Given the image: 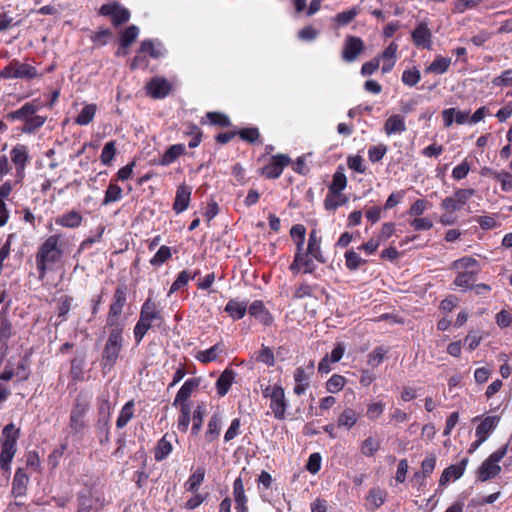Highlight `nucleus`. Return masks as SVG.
Returning a JSON list of instances; mask_svg holds the SVG:
<instances>
[{
  "instance_id": "8",
  "label": "nucleus",
  "mask_w": 512,
  "mask_h": 512,
  "mask_svg": "<svg viewBox=\"0 0 512 512\" xmlns=\"http://www.w3.org/2000/svg\"><path fill=\"white\" fill-rule=\"evenodd\" d=\"M126 291V287L121 285L116 288L113 295L106 321V325L111 329L123 328V325L119 321V316L126 304Z\"/></svg>"
},
{
  "instance_id": "56",
  "label": "nucleus",
  "mask_w": 512,
  "mask_h": 512,
  "mask_svg": "<svg viewBox=\"0 0 512 512\" xmlns=\"http://www.w3.org/2000/svg\"><path fill=\"white\" fill-rule=\"evenodd\" d=\"M379 447V441L372 437H368L361 444V452L363 455L371 457L378 451Z\"/></svg>"
},
{
  "instance_id": "18",
  "label": "nucleus",
  "mask_w": 512,
  "mask_h": 512,
  "mask_svg": "<svg viewBox=\"0 0 512 512\" xmlns=\"http://www.w3.org/2000/svg\"><path fill=\"white\" fill-rule=\"evenodd\" d=\"M500 422V416H487L477 426L475 435L479 443H484Z\"/></svg>"
},
{
  "instance_id": "62",
  "label": "nucleus",
  "mask_w": 512,
  "mask_h": 512,
  "mask_svg": "<svg viewBox=\"0 0 512 512\" xmlns=\"http://www.w3.org/2000/svg\"><path fill=\"white\" fill-rule=\"evenodd\" d=\"M206 117L212 125H217L220 127L230 126V120L225 114L219 112H208Z\"/></svg>"
},
{
  "instance_id": "1",
  "label": "nucleus",
  "mask_w": 512,
  "mask_h": 512,
  "mask_svg": "<svg viewBox=\"0 0 512 512\" xmlns=\"http://www.w3.org/2000/svg\"><path fill=\"white\" fill-rule=\"evenodd\" d=\"M60 235L48 237L39 247L36 254V265L39 272V279L46 276L47 270L58 263L62 258V249L59 245Z\"/></svg>"
},
{
  "instance_id": "25",
  "label": "nucleus",
  "mask_w": 512,
  "mask_h": 512,
  "mask_svg": "<svg viewBox=\"0 0 512 512\" xmlns=\"http://www.w3.org/2000/svg\"><path fill=\"white\" fill-rule=\"evenodd\" d=\"M191 198V188L186 186L185 184L180 185L177 188L175 201L173 204V210L179 214L185 211L190 203Z\"/></svg>"
},
{
  "instance_id": "61",
  "label": "nucleus",
  "mask_w": 512,
  "mask_h": 512,
  "mask_svg": "<svg viewBox=\"0 0 512 512\" xmlns=\"http://www.w3.org/2000/svg\"><path fill=\"white\" fill-rule=\"evenodd\" d=\"M387 152V147L384 144L371 146L368 150L369 160L373 163L379 162L383 159Z\"/></svg>"
},
{
  "instance_id": "42",
  "label": "nucleus",
  "mask_w": 512,
  "mask_h": 512,
  "mask_svg": "<svg viewBox=\"0 0 512 512\" xmlns=\"http://www.w3.org/2000/svg\"><path fill=\"white\" fill-rule=\"evenodd\" d=\"M134 415V402L128 401L121 409L120 414L116 421V426L119 429L124 428Z\"/></svg>"
},
{
  "instance_id": "4",
  "label": "nucleus",
  "mask_w": 512,
  "mask_h": 512,
  "mask_svg": "<svg viewBox=\"0 0 512 512\" xmlns=\"http://www.w3.org/2000/svg\"><path fill=\"white\" fill-rule=\"evenodd\" d=\"M19 438V430L15 429L13 424H8L3 429V439L0 441V466L1 469L10 471L11 462L17 451L16 443Z\"/></svg>"
},
{
  "instance_id": "59",
  "label": "nucleus",
  "mask_w": 512,
  "mask_h": 512,
  "mask_svg": "<svg viewBox=\"0 0 512 512\" xmlns=\"http://www.w3.org/2000/svg\"><path fill=\"white\" fill-rule=\"evenodd\" d=\"M385 404L383 402H372L368 404L366 416L369 420H376L384 412Z\"/></svg>"
},
{
  "instance_id": "24",
  "label": "nucleus",
  "mask_w": 512,
  "mask_h": 512,
  "mask_svg": "<svg viewBox=\"0 0 512 512\" xmlns=\"http://www.w3.org/2000/svg\"><path fill=\"white\" fill-rule=\"evenodd\" d=\"M29 477L23 468H18L12 482V494L14 497L26 495Z\"/></svg>"
},
{
  "instance_id": "6",
  "label": "nucleus",
  "mask_w": 512,
  "mask_h": 512,
  "mask_svg": "<svg viewBox=\"0 0 512 512\" xmlns=\"http://www.w3.org/2000/svg\"><path fill=\"white\" fill-rule=\"evenodd\" d=\"M90 409V399L79 394L74 401L70 413V428L74 433H81L87 426L85 416Z\"/></svg>"
},
{
  "instance_id": "31",
  "label": "nucleus",
  "mask_w": 512,
  "mask_h": 512,
  "mask_svg": "<svg viewBox=\"0 0 512 512\" xmlns=\"http://www.w3.org/2000/svg\"><path fill=\"white\" fill-rule=\"evenodd\" d=\"M83 220L82 215L77 211H70L56 219V224L67 227L76 228L81 225Z\"/></svg>"
},
{
  "instance_id": "53",
  "label": "nucleus",
  "mask_w": 512,
  "mask_h": 512,
  "mask_svg": "<svg viewBox=\"0 0 512 512\" xmlns=\"http://www.w3.org/2000/svg\"><path fill=\"white\" fill-rule=\"evenodd\" d=\"M191 279H193V276H191L190 272H188L186 270L181 271L178 274L175 281L172 283L170 290H169V295L178 291L179 289L185 287Z\"/></svg>"
},
{
  "instance_id": "50",
  "label": "nucleus",
  "mask_w": 512,
  "mask_h": 512,
  "mask_svg": "<svg viewBox=\"0 0 512 512\" xmlns=\"http://www.w3.org/2000/svg\"><path fill=\"white\" fill-rule=\"evenodd\" d=\"M387 349L384 347H377L372 352H370L367 356V364L373 368L378 367L384 360Z\"/></svg>"
},
{
  "instance_id": "27",
  "label": "nucleus",
  "mask_w": 512,
  "mask_h": 512,
  "mask_svg": "<svg viewBox=\"0 0 512 512\" xmlns=\"http://www.w3.org/2000/svg\"><path fill=\"white\" fill-rule=\"evenodd\" d=\"M235 379V372L232 369H225L216 381L217 394L220 397L225 396Z\"/></svg>"
},
{
  "instance_id": "36",
  "label": "nucleus",
  "mask_w": 512,
  "mask_h": 512,
  "mask_svg": "<svg viewBox=\"0 0 512 512\" xmlns=\"http://www.w3.org/2000/svg\"><path fill=\"white\" fill-rule=\"evenodd\" d=\"M451 64V58L436 56L433 62L426 68V72L434 74H444Z\"/></svg>"
},
{
  "instance_id": "48",
  "label": "nucleus",
  "mask_w": 512,
  "mask_h": 512,
  "mask_svg": "<svg viewBox=\"0 0 512 512\" xmlns=\"http://www.w3.org/2000/svg\"><path fill=\"white\" fill-rule=\"evenodd\" d=\"M455 268L461 271H472L475 270V274H478L480 267L478 261L472 257H463L455 261Z\"/></svg>"
},
{
  "instance_id": "28",
  "label": "nucleus",
  "mask_w": 512,
  "mask_h": 512,
  "mask_svg": "<svg viewBox=\"0 0 512 512\" xmlns=\"http://www.w3.org/2000/svg\"><path fill=\"white\" fill-rule=\"evenodd\" d=\"M223 351L224 345L222 343H216L209 349L198 351L195 358L201 363L206 364L215 361Z\"/></svg>"
},
{
  "instance_id": "34",
  "label": "nucleus",
  "mask_w": 512,
  "mask_h": 512,
  "mask_svg": "<svg viewBox=\"0 0 512 512\" xmlns=\"http://www.w3.org/2000/svg\"><path fill=\"white\" fill-rule=\"evenodd\" d=\"M387 493L380 488H372L367 496V505L369 509L375 510L379 508L386 500Z\"/></svg>"
},
{
  "instance_id": "52",
  "label": "nucleus",
  "mask_w": 512,
  "mask_h": 512,
  "mask_svg": "<svg viewBox=\"0 0 512 512\" xmlns=\"http://www.w3.org/2000/svg\"><path fill=\"white\" fill-rule=\"evenodd\" d=\"M111 403L108 399H101L98 407L99 420L98 422L107 426L111 415Z\"/></svg>"
},
{
  "instance_id": "11",
  "label": "nucleus",
  "mask_w": 512,
  "mask_h": 512,
  "mask_svg": "<svg viewBox=\"0 0 512 512\" xmlns=\"http://www.w3.org/2000/svg\"><path fill=\"white\" fill-rule=\"evenodd\" d=\"M365 45L360 37L348 35L345 38L342 58L346 62H353L364 51Z\"/></svg>"
},
{
  "instance_id": "57",
  "label": "nucleus",
  "mask_w": 512,
  "mask_h": 512,
  "mask_svg": "<svg viewBox=\"0 0 512 512\" xmlns=\"http://www.w3.org/2000/svg\"><path fill=\"white\" fill-rule=\"evenodd\" d=\"M233 496L235 503H239V505L243 504V502H247V497L245 495L244 484L240 477L236 478L233 483Z\"/></svg>"
},
{
  "instance_id": "64",
  "label": "nucleus",
  "mask_w": 512,
  "mask_h": 512,
  "mask_svg": "<svg viewBox=\"0 0 512 512\" xmlns=\"http://www.w3.org/2000/svg\"><path fill=\"white\" fill-rule=\"evenodd\" d=\"M494 86H512V69L504 70L499 76L492 80Z\"/></svg>"
},
{
  "instance_id": "46",
  "label": "nucleus",
  "mask_w": 512,
  "mask_h": 512,
  "mask_svg": "<svg viewBox=\"0 0 512 512\" xmlns=\"http://www.w3.org/2000/svg\"><path fill=\"white\" fill-rule=\"evenodd\" d=\"M122 198V189L119 185L110 182L103 199V205H108L113 202H117Z\"/></svg>"
},
{
  "instance_id": "63",
  "label": "nucleus",
  "mask_w": 512,
  "mask_h": 512,
  "mask_svg": "<svg viewBox=\"0 0 512 512\" xmlns=\"http://www.w3.org/2000/svg\"><path fill=\"white\" fill-rule=\"evenodd\" d=\"M78 511L77 512H91L93 508V500L87 493H79L78 498Z\"/></svg>"
},
{
  "instance_id": "35",
  "label": "nucleus",
  "mask_w": 512,
  "mask_h": 512,
  "mask_svg": "<svg viewBox=\"0 0 512 512\" xmlns=\"http://www.w3.org/2000/svg\"><path fill=\"white\" fill-rule=\"evenodd\" d=\"M97 111L96 104H87L85 105L78 116L75 119V123L81 126L88 125L91 123L95 117Z\"/></svg>"
},
{
  "instance_id": "39",
  "label": "nucleus",
  "mask_w": 512,
  "mask_h": 512,
  "mask_svg": "<svg viewBox=\"0 0 512 512\" xmlns=\"http://www.w3.org/2000/svg\"><path fill=\"white\" fill-rule=\"evenodd\" d=\"M47 117L34 114L23 125L21 131L25 134H33L46 122Z\"/></svg>"
},
{
  "instance_id": "33",
  "label": "nucleus",
  "mask_w": 512,
  "mask_h": 512,
  "mask_svg": "<svg viewBox=\"0 0 512 512\" xmlns=\"http://www.w3.org/2000/svg\"><path fill=\"white\" fill-rule=\"evenodd\" d=\"M225 311L234 320H239L245 316L247 311V304L245 302L232 299L226 304Z\"/></svg>"
},
{
  "instance_id": "3",
  "label": "nucleus",
  "mask_w": 512,
  "mask_h": 512,
  "mask_svg": "<svg viewBox=\"0 0 512 512\" xmlns=\"http://www.w3.org/2000/svg\"><path fill=\"white\" fill-rule=\"evenodd\" d=\"M123 328L111 329L102 352L103 369L111 370L123 348Z\"/></svg>"
},
{
  "instance_id": "40",
  "label": "nucleus",
  "mask_w": 512,
  "mask_h": 512,
  "mask_svg": "<svg viewBox=\"0 0 512 512\" xmlns=\"http://www.w3.org/2000/svg\"><path fill=\"white\" fill-rule=\"evenodd\" d=\"M178 406L180 407V414L177 420V428L180 432L186 433L191 421V407L190 404Z\"/></svg>"
},
{
  "instance_id": "60",
  "label": "nucleus",
  "mask_w": 512,
  "mask_h": 512,
  "mask_svg": "<svg viewBox=\"0 0 512 512\" xmlns=\"http://www.w3.org/2000/svg\"><path fill=\"white\" fill-rule=\"evenodd\" d=\"M346 267L349 270H356L360 267L364 260L360 257L358 253L353 250H349L345 253Z\"/></svg>"
},
{
  "instance_id": "58",
  "label": "nucleus",
  "mask_w": 512,
  "mask_h": 512,
  "mask_svg": "<svg viewBox=\"0 0 512 512\" xmlns=\"http://www.w3.org/2000/svg\"><path fill=\"white\" fill-rule=\"evenodd\" d=\"M402 82L409 86H415L421 79L420 71L416 68L405 70L402 74Z\"/></svg>"
},
{
  "instance_id": "41",
  "label": "nucleus",
  "mask_w": 512,
  "mask_h": 512,
  "mask_svg": "<svg viewBox=\"0 0 512 512\" xmlns=\"http://www.w3.org/2000/svg\"><path fill=\"white\" fill-rule=\"evenodd\" d=\"M358 420V414L352 408H346L338 417V426L351 429Z\"/></svg>"
},
{
  "instance_id": "9",
  "label": "nucleus",
  "mask_w": 512,
  "mask_h": 512,
  "mask_svg": "<svg viewBox=\"0 0 512 512\" xmlns=\"http://www.w3.org/2000/svg\"><path fill=\"white\" fill-rule=\"evenodd\" d=\"M0 76L5 79H33L37 70L34 66L13 60L0 72Z\"/></svg>"
},
{
  "instance_id": "16",
  "label": "nucleus",
  "mask_w": 512,
  "mask_h": 512,
  "mask_svg": "<svg viewBox=\"0 0 512 512\" xmlns=\"http://www.w3.org/2000/svg\"><path fill=\"white\" fill-rule=\"evenodd\" d=\"M41 105L38 101L33 100L31 102L25 103L21 108L10 112L7 115V118L12 121H24V123L34 114H36Z\"/></svg>"
},
{
  "instance_id": "30",
  "label": "nucleus",
  "mask_w": 512,
  "mask_h": 512,
  "mask_svg": "<svg viewBox=\"0 0 512 512\" xmlns=\"http://www.w3.org/2000/svg\"><path fill=\"white\" fill-rule=\"evenodd\" d=\"M361 12V8L359 6H354L349 10L342 11L337 13L333 21L336 23L337 27H343L351 23Z\"/></svg>"
},
{
  "instance_id": "45",
  "label": "nucleus",
  "mask_w": 512,
  "mask_h": 512,
  "mask_svg": "<svg viewBox=\"0 0 512 512\" xmlns=\"http://www.w3.org/2000/svg\"><path fill=\"white\" fill-rule=\"evenodd\" d=\"M205 413H206V409H205V405L203 403L197 405V407L194 409L193 416H192V428H191V432L193 435H197L200 432Z\"/></svg>"
},
{
  "instance_id": "10",
  "label": "nucleus",
  "mask_w": 512,
  "mask_h": 512,
  "mask_svg": "<svg viewBox=\"0 0 512 512\" xmlns=\"http://www.w3.org/2000/svg\"><path fill=\"white\" fill-rule=\"evenodd\" d=\"M99 13L102 16H109L115 26L122 25L130 19V12L117 2L102 5Z\"/></svg>"
},
{
  "instance_id": "47",
  "label": "nucleus",
  "mask_w": 512,
  "mask_h": 512,
  "mask_svg": "<svg viewBox=\"0 0 512 512\" xmlns=\"http://www.w3.org/2000/svg\"><path fill=\"white\" fill-rule=\"evenodd\" d=\"M139 28L135 25H131L121 34L120 45L122 48H128L138 37Z\"/></svg>"
},
{
  "instance_id": "54",
  "label": "nucleus",
  "mask_w": 512,
  "mask_h": 512,
  "mask_svg": "<svg viewBox=\"0 0 512 512\" xmlns=\"http://www.w3.org/2000/svg\"><path fill=\"white\" fill-rule=\"evenodd\" d=\"M346 379L338 374H334L326 382V389L330 393H337L341 391L345 385Z\"/></svg>"
},
{
  "instance_id": "7",
  "label": "nucleus",
  "mask_w": 512,
  "mask_h": 512,
  "mask_svg": "<svg viewBox=\"0 0 512 512\" xmlns=\"http://www.w3.org/2000/svg\"><path fill=\"white\" fill-rule=\"evenodd\" d=\"M263 396L265 398H270V409L272 410L274 417L279 420L284 419L288 406L284 389L280 385L267 386L263 390Z\"/></svg>"
},
{
  "instance_id": "51",
  "label": "nucleus",
  "mask_w": 512,
  "mask_h": 512,
  "mask_svg": "<svg viewBox=\"0 0 512 512\" xmlns=\"http://www.w3.org/2000/svg\"><path fill=\"white\" fill-rule=\"evenodd\" d=\"M347 185V178L341 171H336L333 175L332 183L329 186L330 192L341 193Z\"/></svg>"
},
{
  "instance_id": "23",
  "label": "nucleus",
  "mask_w": 512,
  "mask_h": 512,
  "mask_svg": "<svg viewBox=\"0 0 512 512\" xmlns=\"http://www.w3.org/2000/svg\"><path fill=\"white\" fill-rule=\"evenodd\" d=\"M147 92L153 98H164L170 91V83L160 77L153 78L146 86Z\"/></svg>"
},
{
  "instance_id": "37",
  "label": "nucleus",
  "mask_w": 512,
  "mask_h": 512,
  "mask_svg": "<svg viewBox=\"0 0 512 512\" xmlns=\"http://www.w3.org/2000/svg\"><path fill=\"white\" fill-rule=\"evenodd\" d=\"M205 470L203 468H197V470L191 474L188 480L185 482V488L187 491L196 493L199 490L200 485L204 481Z\"/></svg>"
},
{
  "instance_id": "32",
  "label": "nucleus",
  "mask_w": 512,
  "mask_h": 512,
  "mask_svg": "<svg viewBox=\"0 0 512 512\" xmlns=\"http://www.w3.org/2000/svg\"><path fill=\"white\" fill-rule=\"evenodd\" d=\"M184 152H185L184 144H174V145L170 146L165 151V153L162 155V157L160 159V164L163 166L170 165Z\"/></svg>"
},
{
  "instance_id": "55",
  "label": "nucleus",
  "mask_w": 512,
  "mask_h": 512,
  "mask_svg": "<svg viewBox=\"0 0 512 512\" xmlns=\"http://www.w3.org/2000/svg\"><path fill=\"white\" fill-rule=\"evenodd\" d=\"M116 154L115 142L109 141L107 142L101 152L100 160L104 165H110L114 156Z\"/></svg>"
},
{
  "instance_id": "49",
  "label": "nucleus",
  "mask_w": 512,
  "mask_h": 512,
  "mask_svg": "<svg viewBox=\"0 0 512 512\" xmlns=\"http://www.w3.org/2000/svg\"><path fill=\"white\" fill-rule=\"evenodd\" d=\"M172 256L171 248L169 246L163 245L159 248V250L155 253V255L151 258L150 264L152 266H161Z\"/></svg>"
},
{
  "instance_id": "13",
  "label": "nucleus",
  "mask_w": 512,
  "mask_h": 512,
  "mask_svg": "<svg viewBox=\"0 0 512 512\" xmlns=\"http://www.w3.org/2000/svg\"><path fill=\"white\" fill-rule=\"evenodd\" d=\"M411 36L415 46L422 49H431L432 32L426 22H420L412 31Z\"/></svg>"
},
{
  "instance_id": "17",
  "label": "nucleus",
  "mask_w": 512,
  "mask_h": 512,
  "mask_svg": "<svg viewBox=\"0 0 512 512\" xmlns=\"http://www.w3.org/2000/svg\"><path fill=\"white\" fill-rule=\"evenodd\" d=\"M398 45L395 42H391L384 51L375 59H379V63L382 62V72H390L396 64L397 60Z\"/></svg>"
},
{
  "instance_id": "26",
  "label": "nucleus",
  "mask_w": 512,
  "mask_h": 512,
  "mask_svg": "<svg viewBox=\"0 0 512 512\" xmlns=\"http://www.w3.org/2000/svg\"><path fill=\"white\" fill-rule=\"evenodd\" d=\"M307 251L319 263L326 262L321 250V238L317 235L316 230H312L309 235Z\"/></svg>"
},
{
  "instance_id": "2",
  "label": "nucleus",
  "mask_w": 512,
  "mask_h": 512,
  "mask_svg": "<svg viewBox=\"0 0 512 512\" xmlns=\"http://www.w3.org/2000/svg\"><path fill=\"white\" fill-rule=\"evenodd\" d=\"M153 322L161 324L163 316L157 304L148 298L141 307L139 320L134 327V337L137 344L142 341L148 330L152 328Z\"/></svg>"
},
{
  "instance_id": "5",
  "label": "nucleus",
  "mask_w": 512,
  "mask_h": 512,
  "mask_svg": "<svg viewBox=\"0 0 512 512\" xmlns=\"http://www.w3.org/2000/svg\"><path fill=\"white\" fill-rule=\"evenodd\" d=\"M507 450L508 444H505L485 459L477 470V479L485 482L496 477L501 472L499 462L505 457Z\"/></svg>"
},
{
  "instance_id": "20",
  "label": "nucleus",
  "mask_w": 512,
  "mask_h": 512,
  "mask_svg": "<svg viewBox=\"0 0 512 512\" xmlns=\"http://www.w3.org/2000/svg\"><path fill=\"white\" fill-rule=\"evenodd\" d=\"M199 386V379L190 378L184 382L179 391L176 394V397L173 401V406L177 407L178 405L189 404L188 399L192 395L193 391Z\"/></svg>"
},
{
  "instance_id": "38",
  "label": "nucleus",
  "mask_w": 512,
  "mask_h": 512,
  "mask_svg": "<svg viewBox=\"0 0 512 512\" xmlns=\"http://www.w3.org/2000/svg\"><path fill=\"white\" fill-rule=\"evenodd\" d=\"M172 452V443L168 439V435H164L159 441L155 448V460L162 461Z\"/></svg>"
},
{
  "instance_id": "21",
  "label": "nucleus",
  "mask_w": 512,
  "mask_h": 512,
  "mask_svg": "<svg viewBox=\"0 0 512 512\" xmlns=\"http://www.w3.org/2000/svg\"><path fill=\"white\" fill-rule=\"evenodd\" d=\"M223 417L219 412L214 413L207 424V429L204 434L205 441L212 443L220 436L222 429Z\"/></svg>"
},
{
  "instance_id": "43",
  "label": "nucleus",
  "mask_w": 512,
  "mask_h": 512,
  "mask_svg": "<svg viewBox=\"0 0 512 512\" xmlns=\"http://www.w3.org/2000/svg\"><path fill=\"white\" fill-rule=\"evenodd\" d=\"M475 270L472 271H459L458 275L454 280V284L463 289L472 288V284L475 282Z\"/></svg>"
},
{
  "instance_id": "19",
  "label": "nucleus",
  "mask_w": 512,
  "mask_h": 512,
  "mask_svg": "<svg viewBox=\"0 0 512 512\" xmlns=\"http://www.w3.org/2000/svg\"><path fill=\"white\" fill-rule=\"evenodd\" d=\"M249 314L265 326L273 323V316L260 300H255L249 306Z\"/></svg>"
},
{
  "instance_id": "15",
  "label": "nucleus",
  "mask_w": 512,
  "mask_h": 512,
  "mask_svg": "<svg viewBox=\"0 0 512 512\" xmlns=\"http://www.w3.org/2000/svg\"><path fill=\"white\" fill-rule=\"evenodd\" d=\"M11 160L15 165L17 177L22 179L24 177L25 167L29 161V154L27 147L22 144H17L11 151Z\"/></svg>"
},
{
  "instance_id": "12",
  "label": "nucleus",
  "mask_w": 512,
  "mask_h": 512,
  "mask_svg": "<svg viewBox=\"0 0 512 512\" xmlns=\"http://www.w3.org/2000/svg\"><path fill=\"white\" fill-rule=\"evenodd\" d=\"M290 163V158L284 154L274 155L271 159V162L265 165L261 173L266 178L276 179L280 177L283 172L284 167H286Z\"/></svg>"
},
{
  "instance_id": "29",
  "label": "nucleus",
  "mask_w": 512,
  "mask_h": 512,
  "mask_svg": "<svg viewBox=\"0 0 512 512\" xmlns=\"http://www.w3.org/2000/svg\"><path fill=\"white\" fill-rule=\"evenodd\" d=\"M384 130L387 135L404 132L406 130L404 118L400 115L390 116L385 122Z\"/></svg>"
},
{
  "instance_id": "14",
  "label": "nucleus",
  "mask_w": 512,
  "mask_h": 512,
  "mask_svg": "<svg viewBox=\"0 0 512 512\" xmlns=\"http://www.w3.org/2000/svg\"><path fill=\"white\" fill-rule=\"evenodd\" d=\"M313 257L308 251L302 253H295L294 260L290 265L289 269L293 273L303 271V273H313L316 269V265L313 261Z\"/></svg>"
},
{
  "instance_id": "44",
  "label": "nucleus",
  "mask_w": 512,
  "mask_h": 512,
  "mask_svg": "<svg viewBox=\"0 0 512 512\" xmlns=\"http://www.w3.org/2000/svg\"><path fill=\"white\" fill-rule=\"evenodd\" d=\"M347 199L341 196V193L330 192L326 195L324 200L325 209L328 211H335L338 207L344 205Z\"/></svg>"
},
{
  "instance_id": "22",
  "label": "nucleus",
  "mask_w": 512,
  "mask_h": 512,
  "mask_svg": "<svg viewBox=\"0 0 512 512\" xmlns=\"http://www.w3.org/2000/svg\"><path fill=\"white\" fill-rule=\"evenodd\" d=\"M468 463V459L464 458L461 460L459 464L456 465H450L447 467L443 472L439 480L440 485H446L451 480H457L459 479L466 469V465Z\"/></svg>"
}]
</instances>
